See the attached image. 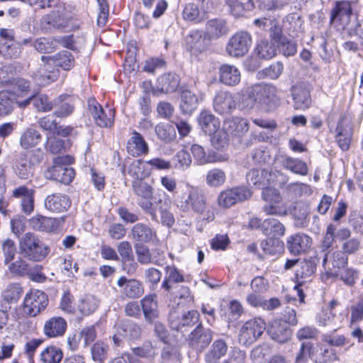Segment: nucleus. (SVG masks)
<instances>
[{
    "label": "nucleus",
    "mask_w": 363,
    "mask_h": 363,
    "mask_svg": "<svg viewBox=\"0 0 363 363\" xmlns=\"http://www.w3.org/2000/svg\"><path fill=\"white\" fill-rule=\"evenodd\" d=\"M351 230L347 228H341L338 230L330 223L326 228L325 235L322 243L323 250L330 248L336 239L342 243L341 250L348 255L356 254L362 248V238L360 237H351Z\"/></svg>",
    "instance_id": "f257e3e1"
},
{
    "label": "nucleus",
    "mask_w": 363,
    "mask_h": 363,
    "mask_svg": "<svg viewBox=\"0 0 363 363\" xmlns=\"http://www.w3.org/2000/svg\"><path fill=\"white\" fill-rule=\"evenodd\" d=\"M19 249L23 257L33 262H41L50 252V246L33 233H25L19 241Z\"/></svg>",
    "instance_id": "f03ea898"
},
{
    "label": "nucleus",
    "mask_w": 363,
    "mask_h": 363,
    "mask_svg": "<svg viewBox=\"0 0 363 363\" xmlns=\"http://www.w3.org/2000/svg\"><path fill=\"white\" fill-rule=\"evenodd\" d=\"M74 162L71 155L60 156L54 159L53 164L48 167L43 173L47 179L69 184L74 178L75 171L69 165Z\"/></svg>",
    "instance_id": "7ed1b4c3"
},
{
    "label": "nucleus",
    "mask_w": 363,
    "mask_h": 363,
    "mask_svg": "<svg viewBox=\"0 0 363 363\" xmlns=\"http://www.w3.org/2000/svg\"><path fill=\"white\" fill-rule=\"evenodd\" d=\"M132 188L134 194L138 197L137 201L138 206L145 213L150 215L152 221L158 223L155 201H152L153 187L144 180L134 179L132 182Z\"/></svg>",
    "instance_id": "20e7f679"
},
{
    "label": "nucleus",
    "mask_w": 363,
    "mask_h": 363,
    "mask_svg": "<svg viewBox=\"0 0 363 363\" xmlns=\"http://www.w3.org/2000/svg\"><path fill=\"white\" fill-rule=\"evenodd\" d=\"M73 17L66 13L64 9H55L50 13L43 16L40 26L45 32H52L55 29H76L79 27V23L74 22Z\"/></svg>",
    "instance_id": "39448f33"
},
{
    "label": "nucleus",
    "mask_w": 363,
    "mask_h": 363,
    "mask_svg": "<svg viewBox=\"0 0 363 363\" xmlns=\"http://www.w3.org/2000/svg\"><path fill=\"white\" fill-rule=\"evenodd\" d=\"M214 332L209 328H206L201 321L188 334L186 340L189 347L200 354L204 352L213 340Z\"/></svg>",
    "instance_id": "423d86ee"
},
{
    "label": "nucleus",
    "mask_w": 363,
    "mask_h": 363,
    "mask_svg": "<svg viewBox=\"0 0 363 363\" xmlns=\"http://www.w3.org/2000/svg\"><path fill=\"white\" fill-rule=\"evenodd\" d=\"M169 325L172 330L184 333L193 326L200 323V314L196 310H191L179 313L171 310L168 316Z\"/></svg>",
    "instance_id": "0eeeda50"
},
{
    "label": "nucleus",
    "mask_w": 363,
    "mask_h": 363,
    "mask_svg": "<svg viewBox=\"0 0 363 363\" xmlns=\"http://www.w3.org/2000/svg\"><path fill=\"white\" fill-rule=\"evenodd\" d=\"M48 303V296L44 291L32 290L24 297L23 310L28 316L34 318L45 310Z\"/></svg>",
    "instance_id": "6e6552de"
},
{
    "label": "nucleus",
    "mask_w": 363,
    "mask_h": 363,
    "mask_svg": "<svg viewBox=\"0 0 363 363\" xmlns=\"http://www.w3.org/2000/svg\"><path fill=\"white\" fill-rule=\"evenodd\" d=\"M252 43L251 35L247 31H238L230 38L227 45V53L233 57H241L246 55Z\"/></svg>",
    "instance_id": "1a4fd4ad"
},
{
    "label": "nucleus",
    "mask_w": 363,
    "mask_h": 363,
    "mask_svg": "<svg viewBox=\"0 0 363 363\" xmlns=\"http://www.w3.org/2000/svg\"><path fill=\"white\" fill-rule=\"evenodd\" d=\"M266 329V323L261 318H255L247 321L240 332L239 340L248 346L255 342Z\"/></svg>",
    "instance_id": "9d476101"
},
{
    "label": "nucleus",
    "mask_w": 363,
    "mask_h": 363,
    "mask_svg": "<svg viewBox=\"0 0 363 363\" xmlns=\"http://www.w3.org/2000/svg\"><path fill=\"white\" fill-rule=\"evenodd\" d=\"M276 87L271 84H257L248 91L249 98L260 105H269L276 97Z\"/></svg>",
    "instance_id": "9b49d317"
},
{
    "label": "nucleus",
    "mask_w": 363,
    "mask_h": 363,
    "mask_svg": "<svg viewBox=\"0 0 363 363\" xmlns=\"http://www.w3.org/2000/svg\"><path fill=\"white\" fill-rule=\"evenodd\" d=\"M88 107L91 116L94 118L96 124L101 128H109L114 123V112L112 109H108V113H106L95 99L88 100Z\"/></svg>",
    "instance_id": "f8f14e48"
},
{
    "label": "nucleus",
    "mask_w": 363,
    "mask_h": 363,
    "mask_svg": "<svg viewBox=\"0 0 363 363\" xmlns=\"http://www.w3.org/2000/svg\"><path fill=\"white\" fill-rule=\"evenodd\" d=\"M353 15L351 3L348 1H336L330 12V22L337 23L343 28L349 25Z\"/></svg>",
    "instance_id": "ddd939ff"
},
{
    "label": "nucleus",
    "mask_w": 363,
    "mask_h": 363,
    "mask_svg": "<svg viewBox=\"0 0 363 363\" xmlns=\"http://www.w3.org/2000/svg\"><path fill=\"white\" fill-rule=\"evenodd\" d=\"M117 286L123 298H138L144 294L143 283L135 279L121 276L117 281Z\"/></svg>",
    "instance_id": "4468645a"
},
{
    "label": "nucleus",
    "mask_w": 363,
    "mask_h": 363,
    "mask_svg": "<svg viewBox=\"0 0 363 363\" xmlns=\"http://www.w3.org/2000/svg\"><path fill=\"white\" fill-rule=\"evenodd\" d=\"M312 244V238L305 233L291 235L286 239V249L292 255L297 256L308 251Z\"/></svg>",
    "instance_id": "2eb2a0df"
},
{
    "label": "nucleus",
    "mask_w": 363,
    "mask_h": 363,
    "mask_svg": "<svg viewBox=\"0 0 363 363\" xmlns=\"http://www.w3.org/2000/svg\"><path fill=\"white\" fill-rule=\"evenodd\" d=\"M236 106L233 95L226 91H219L213 99L214 111L220 115H229L233 113Z\"/></svg>",
    "instance_id": "dca6fc26"
},
{
    "label": "nucleus",
    "mask_w": 363,
    "mask_h": 363,
    "mask_svg": "<svg viewBox=\"0 0 363 363\" xmlns=\"http://www.w3.org/2000/svg\"><path fill=\"white\" fill-rule=\"evenodd\" d=\"M290 91L294 101V108L296 110H306L311 106L312 102L311 91L303 83L292 86Z\"/></svg>",
    "instance_id": "f3484780"
},
{
    "label": "nucleus",
    "mask_w": 363,
    "mask_h": 363,
    "mask_svg": "<svg viewBox=\"0 0 363 363\" xmlns=\"http://www.w3.org/2000/svg\"><path fill=\"white\" fill-rule=\"evenodd\" d=\"M130 236L135 243L141 244L153 243L157 239L156 230L143 223H138L132 227Z\"/></svg>",
    "instance_id": "a211bd4d"
},
{
    "label": "nucleus",
    "mask_w": 363,
    "mask_h": 363,
    "mask_svg": "<svg viewBox=\"0 0 363 363\" xmlns=\"http://www.w3.org/2000/svg\"><path fill=\"white\" fill-rule=\"evenodd\" d=\"M67 323L60 316H53L47 320L43 326V333L48 338H57L65 335Z\"/></svg>",
    "instance_id": "6ab92c4d"
},
{
    "label": "nucleus",
    "mask_w": 363,
    "mask_h": 363,
    "mask_svg": "<svg viewBox=\"0 0 363 363\" xmlns=\"http://www.w3.org/2000/svg\"><path fill=\"white\" fill-rule=\"evenodd\" d=\"M44 205L45 208L51 212L62 213L70 207L71 201L65 194L55 193L45 198Z\"/></svg>",
    "instance_id": "aec40b11"
},
{
    "label": "nucleus",
    "mask_w": 363,
    "mask_h": 363,
    "mask_svg": "<svg viewBox=\"0 0 363 363\" xmlns=\"http://www.w3.org/2000/svg\"><path fill=\"white\" fill-rule=\"evenodd\" d=\"M122 173H127L134 179L143 180L151 174V169L148 167L147 160H134L128 165L123 167Z\"/></svg>",
    "instance_id": "412c9836"
},
{
    "label": "nucleus",
    "mask_w": 363,
    "mask_h": 363,
    "mask_svg": "<svg viewBox=\"0 0 363 363\" xmlns=\"http://www.w3.org/2000/svg\"><path fill=\"white\" fill-rule=\"evenodd\" d=\"M41 60L47 64L52 62L66 71L70 70L74 66V57L70 52L67 50L60 51L52 56L43 55Z\"/></svg>",
    "instance_id": "4be33fe9"
},
{
    "label": "nucleus",
    "mask_w": 363,
    "mask_h": 363,
    "mask_svg": "<svg viewBox=\"0 0 363 363\" xmlns=\"http://www.w3.org/2000/svg\"><path fill=\"white\" fill-rule=\"evenodd\" d=\"M126 148L129 155L133 157L146 155L149 152L147 143L143 136L136 130L133 131L132 136L127 142Z\"/></svg>",
    "instance_id": "5701e85b"
},
{
    "label": "nucleus",
    "mask_w": 363,
    "mask_h": 363,
    "mask_svg": "<svg viewBox=\"0 0 363 363\" xmlns=\"http://www.w3.org/2000/svg\"><path fill=\"white\" fill-rule=\"evenodd\" d=\"M197 121L199 127L206 135H211L220 128V120L210 111H202Z\"/></svg>",
    "instance_id": "b1692460"
},
{
    "label": "nucleus",
    "mask_w": 363,
    "mask_h": 363,
    "mask_svg": "<svg viewBox=\"0 0 363 363\" xmlns=\"http://www.w3.org/2000/svg\"><path fill=\"white\" fill-rule=\"evenodd\" d=\"M180 82L179 75L175 73H167L161 75L157 79L155 89L164 94L174 92Z\"/></svg>",
    "instance_id": "393cba45"
},
{
    "label": "nucleus",
    "mask_w": 363,
    "mask_h": 363,
    "mask_svg": "<svg viewBox=\"0 0 363 363\" xmlns=\"http://www.w3.org/2000/svg\"><path fill=\"white\" fill-rule=\"evenodd\" d=\"M228 349V344L225 340L222 338L215 340L204 355L205 362L218 363L220 359L226 354Z\"/></svg>",
    "instance_id": "a878e982"
},
{
    "label": "nucleus",
    "mask_w": 363,
    "mask_h": 363,
    "mask_svg": "<svg viewBox=\"0 0 363 363\" xmlns=\"http://www.w3.org/2000/svg\"><path fill=\"white\" fill-rule=\"evenodd\" d=\"M76 97L74 95L63 94L57 97L53 101V107L57 109L55 115L58 117H66L70 115L74 108Z\"/></svg>",
    "instance_id": "bb28decb"
},
{
    "label": "nucleus",
    "mask_w": 363,
    "mask_h": 363,
    "mask_svg": "<svg viewBox=\"0 0 363 363\" xmlns=\"http://www.w3.org/2000/svg\"><path fill=\"white\" fill-rule=\"evenodd\" d=\"M317 258L311 257L300 260L298 268L296 270L295 278L299 284H303L306 279L310 278L316 270Z\"/></svg>",
    "instance_id": "cd10ccee"
},
{
    "label": "nucleus",
    "mask_w": 363,
    "mask_h": 363,
    "mask_svg": "<svg viewBox=\"0 0 363 363\" xmlns=\"http://www.w3.org/2000/svg\"><path fill=\"white\" fill-rule=\"evenodd\" d=\"M272 174L267 169H252L246 174L249 185L262 189L270 184Z\"/></svg>",
    "instance_id": "c85d7f7f"
},
{
    "label": "nucleus",
    "mask_w": 363,
    "mask_h": 363,
    "mask_svg": "<svg viewBox=\"0 0 363 363\" xmlns=\"http://www.w3.org/2000/svg\"><path fill=\"white\" fill-rule=\"evenodd\" d=\"M303 20L296 13L286 15L283 20V28L292 38L298 37L303 31Z\"/></svg>",
    "instance_id": "c756f323"
},
{
    "label": "nucleus",
    "mask_w": 363,
    "mask_h": 363,
    "mask_svg": "<svg viewBox=\"0 0 363 363\" xmlns=\"http://www.w3.org/2000/svg\"><path fill=\"white\" fill-rule=\"evenodd\" d=\"M49 65L45 63L33 73L32 77L37 85L45 86L57 79L58 70H50Z\"/></svg>",
    "instance_id": "7c9ffc66"
},
{
    "label": "nucleus",
    "mask_w": 363,
    "mask_h": 363,
    "mask_svg": "<svg viewBox=\"0 0 363 363\" xmlns=\"http://www.w3.org/2000/svg\"><path fill=\"white\" fill-rule=\"evenodd\" d=\"M219 80L227 86H235L240 81V72L234 65H222L219 68Z\"/></svg>",
    "instance_id": "2f4dec72"
},
{
    "label": "nucleus",
    "mask_w": 363,
    "mask_h": 363,
    "mask_svg": "<svg viewBox=\"0 0 363 363\" xmlns=\"http://www.w3.org/2000/svg\"><path fill=\"white\" fill-rule=\"evenodd\" d=\"M165 276L162 283V288L166 291L172 289L171 283L178 284L184 281H189V276L184 277L174 265H167L164 268Z\"/></svg>",
    "instance_id": "473e14b6"
},
{
    "label": "nucleus",
    "mask_w": 363,
    "mask_h": 363,
    "mask_svg": "<svg viewBox=\"0 0 363 363\" xmlns=\"http://www.w3.org/2000/svg\"><path fill=\"white\" fill-rule=\"evenodd\" d=\"M267 333L274 340L279 343L287 342L291 336L290 328L286 323L278 320H275L272 323Z\"/></svg>",
    "instance_id": "72a5a7b5"
},
{
    "label": "nucleus",
    "mask_w": 363,
    "mask_h": 363,
    "mask_svg": "<svg viewBox=\"0 0 363 363\" xmlns=\"http://www.w3.org/2000/svg\"><path fill=\"white\" fill-rule=\"evenodd\" d=\"M140 303L145 320L149 323H153L158 315L156 295L146 296L141 299Z\"/></svg>",
    "instance_id": "f704fd0d"
},
{
    "label": "nucleus",
    "mask_w": 363,
    "mask_h": 363,
    "mask_svg": "<svg viewBox=\"0 0 363 363\" xmlns=\"http://www.w3.org/2000/svg\"><path fill=\"white\" fill-rule=\"evenodd\" d=\"M119 335H123L125 340L135 341L140 338L142 329L140 326L132 320H125L118 325Z\"/></svg>",
    "instance_id": "c9c22d12"
},
{
    "label": "nucleus",
    "mask_w": 363,
    "mask_h": 363,
    "mask_svg": "<svg viewBox=\"0 0 363 363\" xmlns=\"http://www.w3.org/2000/svg\"><path fill=\"white\" fill-rule=\"evenodd\" d=\"M199 104L197 96L187 89H182L181 91L180 109L184 114H191L195 111Z\"/></svg>",
    "instance_id": "e433bc0d"
},
{
    "label": "nucleus",
    "mask_w": 363,
    "mask_h": 363,
    "mask_svg": "<svg viewBox=\"0 0 363 363\" xmlns=\"http://www.w3.org/2000/svg\"><path fill=\"white\" fill-rule=\"evenodd\" d=\"M226 130L233 135L242 137L249 130V124L246 119L233 117L225 121Z\"/></svg>",
    "instance_id": "4c0bfd02"
},
{
    "label": "nucleus",
    "mask_w": 363,
    "mask_h": 363,
    "mask_svg": "<svg viewBox=\"0 0 363 363\" xmlns=\"http://www.w3.org/2000/svg\"><path fill=\"white\" fill-rule=\"evenodd\" d=\"M15 174L21 179H29L33 175L35 167L21 154L13 165Z\"/></svg>",
    "instance_id": "58836bf2"
},
{
    "label": "nucleus",
    "mask_w": 363,
    "mask_h": 363,
    "mask_svg": "<svg viewBox=\"0 0 363 363\" xmlns=\"http://www.w3.org/2000/svg\"><path fill=\"white\" fill-rule=\"evenodd\" d=\"M226 21L222 18H213L207 21L206 33L211 38L217 39L228 33Z\"/></svg>",
    "instance_id": "ea45409f"
},
{
    "label": "nucleus",
    "mask_w": 363,
    "mask_h": 363,
    "mask_svg": "<svg viewBox=\"0 0 363 363\" xmlns=\"http://www.w3.org/2000/svg\"><path fill=\"white\" fill-rule=\"evenodd\" d=\"M262 233L272 238H278L285 233V227L276 218H267L263 220Z\"/></svg>",
    "instance_id": "a19ab883"
},
{
    "label": "nucleus",
    "mask_w": 363,
    "mask_h": 363,
    "mask_svg": "<svg viewBox=\"0 0 363 363\" xmlns=\"http://www.w3.org/2000/svg\"><path fill=\"white\" fill-rule=\"evenodd\" d=\"M186 203L197 213H202L206 208V199L201 190L192 188L189 191V195L186 199Z\"/></svg>",
    "instance_id": "79ce46f5"
},
{
    "label": "nucleus",
    "mask_w": 363,
    "mask_h": 363,
    "mask_svg": "<svg viewBox=\"0 0 363 363\" xmlns=\"http://www.w3.org/2000/svg\"><path fill=\"white\" fill-rule=\"evenodd\" d=\"M277 51V45L268 40H260L257 42L255 52L256 55L263 60H269L274 57Z\"/></svg>",
    "instance_id": "37998d69"
},
{
    "label": "nucleus",
    "mask_w": 363,
    "mask_h": 363,
    "mask_svg": "<svg viewBox=\"0 0 363 363\" xmlns=\"http://www.w3.org/2000/svg\"><path fill=\"white\" fill-rule=\"evenodd\" d=\"M337 359L335 350L325 346H319L317 348L313 347L311 359L315 363H328Z\"/></svg>",
    "instance_id": "c03bdc74"
},
{
    "label": "nucleus",
    "mask_w": 363,
    "mask_h": 363,
    "mask_svg": "<svg viewBox=\"0 0 363 363\" xmlns=\"http://www.w3.org/2000/svg\"><path fill=\"white\" fill-rule=\"evenodd\" d=\"M186 44L191 50L201 52L206 50L207 45L202 32L198 30H191L186 38Z\"/></svg>",
    "instance_id": "a18cd8bd"
},
{
    "label": "nucleus",
    "mask_w": 363,
    "mask_h": 363,
    "mask_svg": "<svg viewBox=\"0 0 363 363\" xmlns=\"http://www.w3.org/2000/svg\"><path fill=\"white\" fill-rule=\"evenodd\" d=\"M30 225L35 230L42 232H50L57 228L55 219L43 216L32 218L30 220Z\"/></svg>",
    "instance_id": "49530a36"
},
{
    "label": "nucleus",
    "mask_w": 363,
    "mask_h": 363,
    "mask_svg": "<svg viewBox=\"0 0 363 363\" xmlns=\"http://www.w3.org/2000/svg\"><path fill=\"white\" fill-rule=\"evenodd\" d=\"M41 139V134L38 130L33 128H28L21 135L20 144L23 148L28 149L38 145Z\"/></svg>",
    "instance_id": "de8ad7c7"
},
{
    "label": "nucleus",
    "mask_w": 363,
    "mask_h": 363,
    "mask_svg": "<svg viewBox=\"0 0 363 363\" xmlns=\"http://www.w3.org/2000/svg\"><path fill=\"white\" fill-rule=\"evenodd\" d=\"M23 292V288L18 283L9 284L2 291L1 297L8 304L16 303Z\"/></svg>",
    "instance_id": "09e8293b"
},
{
    "label": "nucleus",
    "mask_w": 363,
    "mask_h": 363,
    "mask_svg": "<svg viewBox=\"0 0 363 363\" xmlns=\"http://www.w3.org/2000/svg\"><path fill=\"white\" fill-rule=\"evenodd\" d=\"M16 99V94L9 90L0 91V111L1 115L7 116L13 110L14 101Z\"/></svg>",
    "instance_id": "8fccbe9b"
},
{
    "label": "nucleus",
    "mask_w": 363,
    "mask_h": 363,
    "mask_svg": "<svg viewBox=\"0 0 363 363\" xmlns=\"http://www.w3.org/2000/svg\"><path fill=\"white\" fill-rule=\"evenodd\" d=\"M157 138L165 143H170L176 138L174 126L167 123H160L155 128Z\"/></svg>",
    "instance_id": "3c124183"
},
{
    "label": "nucleus",
    "mask_w": 363,
    "mask_h": 363,
    "mask_svg": "<svg viewBox=\"0 0 363 363\" xmlns=\"http://www.w3.org/2000/svg\"><path fill=\"white\" fill-rule=\"evenodd\" d=\"M282 164L284 169L294 174L303 176L308 174V167L306 164L299 159L286 157L282 162Z\"/></svg>",
    "instance_id": "603ef678"
},
{
    "label": "nucleus",
    "mask_w": 363,
    "mask_h": 363,
    "mask_svg": "<svg viewBox=\"0 0 363 363\" xmlns=\"http://www.w3.org/2000/svg\"><path fill=\"white\" fill-rule=\"evenodd\" d=\"M117 249L123 262V269H126L125 266L126 262H129L131 265L132 271L134 272L136 269L137 263L134 261L133 250L130 242L123 241L118 244Z\"/></svg>",
    "instance_id": "864d4df0"
},
{
    "label": "nucleus",
    "mask_w": 363,
    "mask_h": 363,
    "mask_svg": "<svg viewBox=\"0 0 363 363\" xmlns=\"http://www.w3.org/2000/svg\"><path fill=\"white\" fill-rule=\"evenodd\" d=\"M63 358L61 349L55 346H48L40 354L42 363H60Z\"/></svg>",
    "instance_id": "5fc2aeb1"
},
{
    "label": "nucleus",
    "mask_w": 363,
    "mask_h": 363,
    "mask_svg": "<svg viewBox=\"0 0 363 363\" xmlns=\"http://www.w3.org/2000/svg\"><path fill=\"white\" fill-rule=\"evenodd\" d=\"M261 247L266 255H276L283 250L284 243L279 238H270L262 241Z\"/></svg>",
    "instance_id": "6e6d98bb"
},
{
    "label": "nucleus",
    "mask_w": 363,
    "mask_h": 363,
    "mask_svg": "<svg viewBox=\"0 0 363 363\" xmlns=\"http://www.w3.org/2000/svg\"><path fill=\"white\" fill-rule=\"evenodd\" d=\"M33 46L40 53H52L57 48V41L51 38H39L35 40Z\"/></svg>",
    "instance_id": "4d7b16f0"
},
{
    "label": "nucleus",
    "mask_w": 363,
    "mask_h": 363,
    "mask_svg": "<svg viewBox=\"0 0 363 363\" xmlns=\"http://www.w3.org/2000/svg\"><path fill=\"white\" fill-rule=\"evenodd\" d=\"M21 52L20 45L14 40L0 42V55L5 58H16Z\"/></svg>",
    "instance_id": "13d9d810"
},
{
    "label": "nucleus",
    "mask_w": 363,
    "mask_h": 363,
    "mask_svg": "<svg viewBox=\"0 0 363 363\" xmlns=\"http://www.w3.org/2000/svg\"><path fill=\"white\" fill-rule=\"evenodd\" d=\"M225 179L226 176L224 171L220 169L214 168L207 172L206 182L209 186L218 187L225 183Z\"/></svg>",
    "instance_id": "bf43d9fd"
},
{
    "label": "nucleus",
    "mask_w": 363,
    "mask_h": 363,
    "mask_svg": "<svg viewBox=\"0 0 363 363\" xmlns=\"http://www.w3.org/2000/svg\"><path fill=\"white\" fill-rule=\"evenodd\" d=\"M137 259L141 264H148L150 263L160 265L157 261H154L152 258L150 249L141 243H135L134 245Z\"/></svg>",
    "instance_id": "052dcab7"
},
{
    "label": "nucleus",
    "mask_w": 363,
    "mask_h": 363,
    "mask_svg": "<svg viewBox=\"0 0 363 363\" xmlns=\"http://www.w3.org/2000/svg\"><path fill=\"white\" fill-rule=\"evenodd\" d=\"M172 162L175 169L184 170L190 167L192 161L189 152L182 149L174 155Z\"/></svg>",
    "instance_id": "680f3d73"
},
{
    "label": "nucleus",
    "mask_w": 363,
    "mask_h": 363,
    "mask_svg": "<svg viewBox=\"0 0 363 363\" xmlns=\"http://www.w3.org/2000/svg\"><path fill=\"white\" fill-rule=\"evenodd\" d=\"M8 270L13 275L25 277L29 272L30 265L23 259L18 258L15 262L8 264Z\"/></svg>",
    "instance_id": "e2e57ef3"
},
{
    "label": "nucleus",
    "mask_w": 363,
    "mask_h": 363,
    "mask_svg": "<svg viewBox=\"0 0 363 363\" xmlns=\"http://www.w3.org/2000/svg\"><path fill=\"white\" fill-rule=\"evenodd\" d=\"M182 16L186 21L195 23H200L203 20L198 6L192 3L186 4L182 11Z\"/></svg>",
    "instance_id": "0e129e2a"
},
{
    "label": "nucleus",
    "mask_w": 363,
    "mask_h": 363,
    "mask_svg": "<svg viewBox=\"0 0 363 363\" xmlns=\"http://www.w3.org/2000/svg\"><path fill=\"white\" fill-rule=\"evenodd\" d=\"M16 67L12 64H8L0 68V84L2 86L13 85L15 81Z\"/></svg>",
    "instance_id": "69168bd1"
},
{
    "label": "nucleus",
    "mask_w": 363,
    "mask_h": 363,
    "mask_svg": "<svg viewBox=\"0 0 363 363\" xmlns=\"http://www.w3.org/2000/svg\"><path fill=\"white\" fill-rule=\"evenodd\" d=\"M257 4L259 10L263 11L281 10L289 4L285 0H257Z\"/></svg>",
    "instance_id": "338daca9"
},
{
    "label": "nucleus",
    "mask_w": 363,
    "mask_h": 363,
    "mask_svg": "<svg viewBox=\"0 0 363 363\" xmlns=\"http://www.w3.org/2000/svg\"><path fill=\"white\" fill-rule=\"evenodd\" d=\"M313 353V344L310 342H303L296 355L295 363H308V358L311 359Z\"/></svg>",
    "instance_id": "774afa93"
}]
</instances>
